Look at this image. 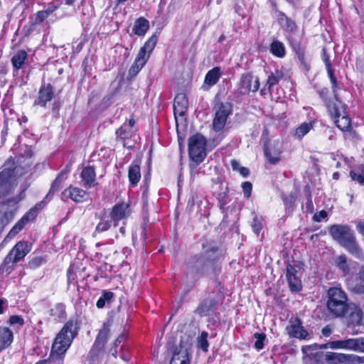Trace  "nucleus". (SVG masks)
Returning a JSON list of instances; mask_svg holds the SVG:
<instances>
[{"label": "nucleus", "instance_id": "nucleus-1", "mask_svg": "<svg viewBox=\"0 0 364 364\" xmlns=\"http://www.w3.org/2000/svg\"><path fill=\"white\" fill-rule=\"evenodd\" d=\"M326 311L333 318H345L348 328L364 324V314L360 306L350 302L347 293L341 287H330L326 292Z\"/></svg>", "mask_w": 364, "mask_h": 364}, {"label": "nucleus", "instance_id": "nucleus-2", "mask_svg": "<svg viewBox=\"0 0 364 364\" xmlns=\"http://www.w3.org/2000/svg\"><path fill=\"white\" fill-rule=\"evenodd\" d=\"M219 257V249L217 246L203 244V252L192 255L188 259L187 275L195 281L203 277H216L221 269L218 264Z\"/></svg>", "mask_w": 364, "mask_h": 364}, {"label": "nucleus", "instance_id": "nucleus-3", "mask_svg": "<svg viewBox=\"0 0 364 364\" xmlns=\"http://www.w3.org/2000/svg\"><path fill=\"white\" fill-rule=\"evenodd\" d=\"M77 333V321L70 319L65 323L55 337L49 357L47 359L38 361L36 364H49L52 362H62L63 355L70 347Z\"/></svg>", "mask_w": 364, "mask_h": 364}, {"label": "nucleus", "instance_id": "nucleus-4", "mask_svg": "<svg viewBox=\"0 0 364 364\" xmlns=\"http://www.w3.org/2000/svg\"><path fill=\"white\" fill-rule=\"evenodd\" d=\"M332 239L349 254L358 259H364V252L360 246L354 230L346 224H334L328 227Z\"/></svg>", "mask_w": 364, "mask_h": 364}, {"label": "nucleus", "instance_id": "nucleus-5", "mask_svg": "<svg viewBox=\"0 0 364 364\" xmlns=\"http://www.w3.org/2000/svg\"><path fill=\"white\" fill-rule=\"evenodd\" d=\"M207 140L201 134H196L188 139V156L191 162L189 164L191 176L196 173L198 166L206 157Z\"/></svg>", "mask_w": 364, "mask_h": 364}, {"label": "nucleus", "instance_id": "nucleus-6", "mask_svg": "<svg viewBox=\"0 0 364 364\" xmlns=\"http://www.w3.org/2000/svg\"><path fill=\"white\" fill-rule=\"evenodd\" d=\"M31 250V244L27 241H19L10 250L0 266V274H10L15 269L16 263L23 259Z\"/></svg>", "mask_w": 364, "mask_h": 364}, {"label": "nucleus", "instance_id": "nucleus-7", "mask_svg": "<svg viewBox=\"0 0 364 364\" xmlns=\"http://www.w3.org/2000/svg\"><path fill=\"white\" fill-rule=\"evenodd\" d=\"M232 104L229 102H222L217 95L214 100L213 110L215 117L213 121V129L220 132L225 127L227 119L232 112Z\"/></svg>", "mask_w": 364, "mask_h": 364}, {"label": "nucleus", "instance_id": "nucleus-8", "mask_svg": "<svg viewBox=\"0 0 364 364\" xmlns=\"http://www.w3.org/2000/svg\"><path fill=\"white\" fill-rule=\"evenodd\" d=\"M109 335V328L107 324L104 323L99 331L95 341L88 353V358L92 361L100 360L104 354V347Z\"/></svg>", "mask_w": 364, "mask_h": 364}, {"label": "nucleus", "instance_id": "nucleus-9", "mask_svg": "<svg viewBox=\"0 0 364 364\" xmlns=\"http://www.w3.org/2000/svg\"><path fill=\"white\" fill-rule=\"evenodd\" d=\"M325 360L329 364H364V355L326 352Z\"/></svg>", "mask_w": 364, "mask_h": 364}, {"label": "nucleus", "instance_id": "nucleus-10", "mask_svg": "<svg viewBox=\"0 0 364 364\" xmlns=\"http://www.w3.org/2000/svg\"><path fill=\"white\" fill-rule=\"evenodd\" d=\"M43 207V205L41 202L30 209V210L27 212L11 228L6 237L5 240L6 239H11L14 237L23 228L28 222L33 220L36 218L38 210L42 209Z\"/></svg>", "mask_w": 364, "mask_h": 364}, {"label": "nucleus", "instance_id": "nucleus-11", "mask_svg": "<svg viewBox=\"0 0 364 364\" xmlns=\"http://www.w3.org/2000/svg\"><path fill=\"white\" fill-rule=\"evenodd\" d=\"M131 214L130 203L122 201L112 206L109 215L113 220V226L117 227L119 221L127 219Z\"/></svg>", "mask_w": 364, "mask_h": 364}, {"label": "nucleus", "instance_id": "nucleus-12", "mask_svg": "<svg viewBox=\"0 0 364 364\" xmlns=\"http://www.w3.org/2000/svg\"><path fill=\"white\" fill-rule=\"evenodd\" d=\"M54 87L50 83H46L43 81L33 105L45 108L48 102H50L54 98Z\"/></svg>", "mask_w": 364, "mask_h": 364}, {"label": "nucleus", "instance_id": "nucleus-13", "mask_svg": "<svg viewBox=\"0 0 364 364\" xmlns=\"http://www.w3.org/2000/svg\"><path fill=\"white\" fill-rule=\"evenodd\" d=\"M348 289L355 294H364V265H362L358 272L349 276L346 279Z\"/></svg>", "mask_w": 364, "mask_h": 364}, {"label": "nucleus", "instance_id": "nucleus-14", "mask_svg": "<svg viewBox=\"0 0 364 364\" xmlns=\"http://www.w3.org/2000/svg\"><path fill=\"white\" fill-rule=\"evenodd\" d=\"M254 77L251 73L243 74L239 82V90L241 94H248L250 92H256L260 86L259 79L256 77L252 85Z\"/></svg>", "mask_w": 364, "mask_h": 364}, {"label": "nucleus", "instance_id": "nucleus-15", "mask_svg": "<svg viewBox=\"0 0 364 364\" xmlns=\"http://www.w3.org/2000/svg\"><path fill=\"white\" fill-rule=\"evenodd\" d=\"M158 41V36L153 34L140 48L134 61L145 65L150 57V54L154 49Z\"/></svg>", "mask_w": 364, "mask_h": 364}, {"label": "nucleus", "instance_id": "nucleus-16", "mask_svg": "<svg viewBox=\"0 0 364 364\" xmlns=\"http://www.w3.org/2000/svg\"><path fill=\"white\" fill-rule=\"evenodd\" d=\"M333 119L336 127L343 132L348 131L351 126V119L348 117L346 111V105L343 103L338 107L337 113L333 115L329 114Z\"/></svg>", "mask_w": 364, "mask_h": 364}, {"label": "nucleus", "instance_id": "nucleus-17", "mask_svg": "<svg viewBox=\"0 0 364 364\" xmlns=\"http://www.w3.org/2000/svg\"><path fill=\"white\" fill-rule=\"evenodd\" d=\"M277 22L280 27L284 30V34H291L299 31L296 22L288 17L283 11H274Z\"/></svg>", "mask_w": 364, "mask_h": 364}, {"label": "nucleus", "instance_id": "nucleus-18", "mask_svg": "<svg viewBox=\"0 0 364 364\" xmlns=\"http://www.w3.org/2000/svg\"><path fill=\"white\" fill-rule=\"evenodd\" d=\"M317 93L323 101L328 114L335 115L338 112V107L341 106L342 103L341 101L338 99V95L336 97L334 96L335 101H333L328 97L329 90L327 87H322L318 90Z\"/></svg>", "mask_w": 364, "mask_h": 364}, {"label": "nucleus", "instance_id": "nucleus-19", "mask_svg": "<svg viewBox=\"0 0 364 364\" xmlns=\"http://www.w3.org/2000/svg\"><path fill=\"white\" fill-rule=\"evenodd\" d=\"M361 341V338L333 341L332 346H333V349H345L362 352Z\"/></svg>", "mask_w": 364, "mask_h": 364}, {"label": "nucleus", "instance_id": "nucleus-20", "mask_svg": "<svg viewBox=\"0 0 364 364\" xmlns=\"http://www.w3.org/2000/svg\"><path fill=\"white\" fill-rule=\"evenodd\" d=\"M14 169L11 167H4L0 172V198L5 196L11 191V186L9 181L13 177Z\"/></svg>", "mask_w": 364, "mask_h": 364}, {"label": "nucleus", "instance_id": "nucleus-21", "mask_svg": "<svg viewBox=\"0 0 364 364\" xmlns=\"http://www.w3.org/2000/svg\"><path fill=\"white\" fill-rule=\"evenodd\" d=\"M188 101L184 93L176 95L173 102V113L176 121H178V116L183 117L188 109Z\"/></svg>", "mask_w": 364, "mask_h": 364}, {"label": "nucleus", "instance_id": "nucleus-22", "mask_svg": "<svg viewBox=\"0 0 364 364\" xmlns=\"http://www.w3.org/2000/svg\"><path fill=\"white\" fill-rule=\"evenodd\" d=\"M297 271L295 267L290 264L287 265L286 277L290 290L292 292H299L301 290V281L296 276Z\"/></svg>", "mask_w": 364, "mask_h": 364}, {"label": "nucleus", "instance_id": "nucleus-23", "mask_svg": "<svg viewBox=\"0 0 364 364\" xmlns=\"http://www.w3.org/2000/svg\"><path fill=\"white\" fill-rule=\"evenodd\" d=\"M286 330L291 337L305 339L308 336V332L304 328L301 320L298 318L291 320L290 325L286 328Z\"/></svg>", "mask_w": 364, "mask_h": 364}, {"label": "nucleus", "instance_id": "nucleus-24", "mask_svg": "<svg viewBox=\"0 0 364 364\" xmlns=\"http://www.w3.org/2000/svg\"><path fill=\"white\" fill-rule=\"evenodd\" d=\"M284 36L294 53L305 49L303 31H298L291 34H284Z\"/></svg>", "mask_w": 364, "mask_h": 364}, {"label": "nucleus", "instance_id": "nucleus-25", "mask_svg": "<svg viewBox=\"0 0 364 364\" xmlns=\"http://www.w3.org/2000/svg\"><path fill=\"white\" fill-rule=\"evenodd\" d=\"M218 303L214 298H208L202 301L196 309L195 313L200 317L206 316L217 310Z\"/></svg>", "mask_w": 364, "mask_h": 364}, {"label": "nucleus", "instance_id": "nucleus-26", "mask_svg": "<svg viewBox=\"0 0 364 364\" xmlns=\"http://www.w3.org/2000/svg\"><path fill=\"white\" fill-rule=\"evenodd\" d=\"M170 364H189V352L186 345L181 343L176 348Z\"/></svg>", "mask_w": 364, "mask_h": 364}, {"label": "nucleus", "instance_id": "nucleus-27", "mask_svg": "<svg viewBox=\"0 0 364 364\" xmlns=\"http://www.w3.org/2000/svg\"><path fill=\"white\" fill-rule=\"evenodd\" d=\"M80 177L85 187L91 188L98 184L96 181V173L93 166L85 167L80 173Z\"/></svg>", "mask_w": 364, "mask_h": 364}, {"label": "nucleus", "instance_id": "nucleus-28", "mask_svg": "<svg viewBox=\"0 0 364 364\" xmlns=\"http://www.w3.org/2000/svg\"><path fill=\"white\" fill-rule=\"evenodd\" d=\"M98 218L100 220L97 224L95 231L93 232L94 237H96L97 235L109 230L111 228L112 225H113L112 219L109 217V215H107L105 212H101Z\"/></svg>", "mask_w": 364, "mask_h": 364}, {"label": "nucleus", "instance_id": "nucleus-29", "mask_svg": "<svg viewBox=\"0 0 364 364\" xmlns=\"http://www.w3.org/2000/svg\"><path fill=\"white\" fill-rule=\"evenodd\" d=\"M63 195L69 197L76 203H82L85 201L87 196V193L85 191L73 186L65 189L63 191Z\"/></svg>", "mask_w": 364, "mask_h": 364}, {"label": "nucleus", "instance_id": "nucleus-30", "mask_svg": "<svg viewBox=\"0 0 364 364\" xmlns=\"http://www.w3.org/2000/svg\"><path fill=\"white\" fill-rule=\"evenodd\" d=\"M14 341V333L8 327H0V352L9 348Z\"/></svg>", "mask_w": 364, "mask_h": 364}, {"label": "nucleus", "instance_id": "nucleus-31", "mask_svg": "<svg viewBox=\"0 0 364 364\" xmlns=\"http://www.w3.org/2000/svg\"><path fill=\"white\" fill-rule=\"evenodd\" d=\"M128 178L131 187L137 186L141 179L140 165L139 162L134 161L130 164L128 170Z\"/></svg>", "mask_w": 364, "mask_h": 364}, {"label": "nucleus", "instance_id": "nucleus-32", "mask_svg": "<svg viewBox=\"0 0 364 364\" xmlns=\"http://www.w3.org/2000/svg\"><path fill=\"white\" fill-rule=\"evenodd\" d=\"M28 58V53L24 50H18L11 57V63L14 68V73L18 72L23 68L25 61Z\"/></svg>", "mask_w": 364, "mask_h": 364}, {"label": "nucleus", "instance_id": "nucleus-33", "mask_svg": "<svg viewBox=\"0 0 364 364\" xmlns=\"http://www.w3.org/2000/svg\"><path fill=\"white\" fill-rule=\"evenodd\" d=\"M149 28V21L144 17L136 19L132 33L138 36H144Z\"/></svg>", "mask_w": 364, "mask_h": 364}, {"label": "nucleus", "instance_id": "nucleus-34", "mask_svg": "<svg viewBox=\"0 0 364 364\" xmlns=\"http://www.w3.org/2000/svg\"><path fill=\"white\" fill-rule=\"evenodd\" d=\"M70 167L71 164H68L66 165L65 168L58 173L52 183L48 194L53 193L60 189L61 183L67 178V175L70 171Z\"/></svg>", "mask_w": 364, "mask_h": 364}, {"label": "nucleus", "instance_id": "nucleus-35", "mask_svg": "<svg viewBox=\"0 0 364 364\" xmlns=\"http://www.w3.org/2000/svg\"><path fill=\"white\" fill-rule=\"evenodd\" d=\"M269 52L279 58H283L287 53L284 43L277 38H274L269 45Z\"/></svg>", "mask_w": 364, "mask_h": 364}, {"label": "nucleus", "instance_id": "nucleus-36", "mask_svg": "<svg viewBox=\"0 0 364 364\" xmlns=\"http://www.w3.org/2000/svg\"><path fill=\"white\" fill-rule=\"evenodd\" d=\"M220 76V68L219 67H215L207 73L204 82L209 86H213L218 82Z\"/></svg>", "mask_w": 364, "mask_h": 364}, {"label": "nucleus", "instance_id": "nucleus-37", "mask_svg": "<svg viewBox=\"0 0 364 364\" xmlns=\"http://www.w3.org/2000/svg\"><path fill=\"white\" fill-rule=\"evenodd\" d=\"M349 176L353 181L357 182L360 186H364V164H360L352 169L349 173Z\"/></svg>", "mask_w": 364, "mask_h": 364}, {"label": "nucleus", "instance_id": "nucleus-38", "mask_svg": "<svg viewBox=\"0 0 364 364\" xmlns=\"http://www.w3.org/2000/svg\"><path fill=\"white\" fill-rule=\"evenodd\" d=\"M50 315L54 318L55 320H63L66 317L65 306L62 303L55 304L49 311Z\"/></svg>", "mask_w": 364, "mask_h": 364}, {"label": "nucleus", "instance_id": "nucleus-39", "mask_svg": "<svg viewBox=\"0 0 364 364\" xmlns=\"http://www.w3.org/2000/svg\"><path fill=\"white\" fill-rule=\"evenodd\" d=\"M314 122H304L299 125L295 130L294 137L301 139L310 130L314 128Z\"/></svg>", "mask_w": 364, "mask_h": 364}, {"label": "nucleus", "instance_id": "nucleus-40", "mask_svg": "<svg viewBox=\"0 0 364 364\" xmlns=\"http://www.w3.org/2000/svg\"><path fill=\"white\" fill-rule=\"evenodd\" d=\"M264 151L269 163L275 164L280 160V152L278 150L272 149L268 146L264 145Z\"/></svg>", "mask_w": 364, "mask_h": 364}, {"label": "nucleus", "instance_id": "nucleus-41", "mask_svg": "<svg viewBox=\"0 0 364 364\" xmlns=\"http://www.w3.org/2000/svg\"><path fill=\"white\" fill-rule=\"evenodd\" d=\"M336 264L338 269L344 274L349 273L350 267L347 262V257L345 255H341L337 257Z\"/></svg>", "mask_w": 364, "mask_h": 364}, {"label": "nucleus", "instance_id": "nucleus-42", "mask_svg": "<svg viewBox=\"0 0 364 364\" xmlns=\"http://www.w3.org/2000/svg\"><path fill=\"white\" fill-rule=\"evenodd\" d=\"M282 77V73L277 70L275 73H272L269 75L265 85L268 87L269 90H272L273 87L277 85Z\"/></svg>", "mask_w": 364, "mask_h": 364}, {"label": "nucleus", "instance_id": "nucleus-43", "mask_svg": "<svg viewBox=\"0 0 364 364\" xmlns=\"http://www.w3.org/2000/svg\"><path fill=\"white\" fill-rule=\"evenodd\" d=\"M114 296V293L109 291H103L102 296L99 298L97 301L96 306L98 309L103 308L106 303L109 304L111 302Z\"/></svg>", "mask_w": 364, "mask_h": 364}, {"label": "nucleus", "instance_id": "nucleus-44", "mask_svg": "<svg viewBox=\"0 0 364 364\" xmlns=\"http://www.w3.org/2000/svg\"><path fill=\"white\" fill-rule=\"evenodd\" d=\"M326 70H327L328 76L330 82L331 83L333 92L334 94V96L336 97L337 91H338V90L341 89V85L336 80V75L334 74V70L332 69V68L331 67L327 68Z\"/></svg>", "mask_w": 364, "mask_h": 364}, {"label": "nucleus", "instance_id": "nucleus-45", "mask_svg": "<svg viewBox=\"0 0 364 364\" xmlns=\"http://www.w3.org/2000/svg\"><path fill=\"white\" fill-rule=\"evenodd\" d=\"M150 178L145 176L144 185L141 187V197L143 200V208L145 209L148 206L149 202V188Z\"/></svg>", "mask_w": 364, "mask_h": 364}, {"label": "nucleus", "instance_id": "nucleus-46", "mask_svg": "<svg viewBox=\"0 0 364 364\" xmlns=\"http://www.w3.org/2000/svg\"><path fill=\"white\" fill-rule=\"evenodd\" d=\"M46 262V256H33L30 259L28 265L31 269H36Z\"/></svg>", "mask_w": 364, "mask_h": 364}, {"label": "nucleus", "instance_id": "nucleus-47", "mask_svg": "<svg viewBox=\"0 0 364 364\" xmlns=\"http://www.w3.org/2000/svg\"><path fill=\"white\" fill-rule=\"evenodd\" d=\"M208 333L207 332L203 331L198 338V346L204 352H207L208 350L209 343L208 341Z\"/></svg>", "mask_w": 364, "mask_h": 364}, {"label": "nucleus", "instance_id": "nucleus-48", "mask_svg": "<svg viewBox=\"0 0 364 364\" xmlns=\"http://www.w3.org/2000/svg\"><path fill=\"white\" fill-rule=\"evenodd\" d=\"M318 350V344L314 343L313 345L304 346L302 348V351L304 353L307 354L309 356H312L314 358L321 357L323 355V353L316 352L315 354L313 353H310V351L317 350Z\"/></svg>", "mask_w": 364, "mask_h": 364}, {"label": "nucleus", "instance_id": "nucleus-49", "mask_svg": "<svg viewBox=\"0 0 364 364\" xmlns=\"http://www.w3.org/2000/svg\"><path fill=\"white\" fill-rule=\"evenodd\" d=\"M254 338L256 339L255 342L254 346L257 350H259L264 348V341L266 338V335L263 333H255L254 334Z\"/></svg>", "mask_w": 364, "mask_h": 364}, {"label": "nucleus", "instance_id": "nucleus-50", "mask_svg": "<svg viewBox=\"0 0 364 364\" xmlns=\"http://www.w3.org/2000/svg\"><path fill=\"white\" fill-rule=\"evenodd\" d=\"M144 66V65H141V63L134 61L133 64L129 70L128 78L132 79V77H135Z\"/></svg>", "mask_w": 364, "mask_h": 364}, {"label": "nucleus", "instance_id": "nucleus-51", "mask_svg": "<svg viewBox=\"0 0 364 364\" xmlns=\"http://www.w3.org/2000/svg\"><path fill=\"white\" fill-rule=\"evenodd\" d=\"M295 54L296 55L298 59L299 60L304 69L306 70H309L310 66L305 57V49L295 52Z\"/></svg>", "mask_w": 364, "mask_h": 364}, {"label": "nucleus", "instance_id": "nucleus-52", "mask_svg": "<svg viewBox=\"0 0 364 364\" xmlns=\"http://www.w3.org/2000/svg\"><path fill=\"white\" fill-rule=\"evenodd\" d=\"M9 323L11 325L18 324L20 327L24 325V319L21 316L13 315L10 316Z\"/></svg>", "mask_w": 364, "mask_h": 364}, {"label": "nucleus", "instance_id": "nucleus-53", "mask_svg": "<svg viewBox=\"0 0 364 364\" xmlns=\"http://www.w3.org/2000/svg\"><path fill=\"white\" fill-rule=\"evenodd\" d=\"M111 267L108 266L107 263H104L101 264L98 268V272L97 276L100 277L101 278H106L108 277L107 272L111 271Z\"/></svg>", "mask_w": 364, "mask_h": 364}, {"label": "nucleus", "instance_id": "nucleus-54", "mask_svg": "<svg viewBox=\"0 0 364 364\" xmlns=\"http://www.w3.org/2000/svg\"><path fill=\"white\" fill-rule=\"evenodd\" d=\"M242 188L244 193V196L247 198L251 196L252 190V184L250 181H245L242 183Z\"/></svg>", "mask_w": 364, "mask_h": 364}, {"label": "nucleus", "instance_id": "nucleus-55", "mask_svg": "<svg viewBox=\"0 0 364 364\" xmlns=\"http://www.w3.org/2000/svg\"><path fill=\"white\" fill-rule=\"evenodd\" d=\"M128 126L126 124H124L122 126H121L119 129L116 130V134L118 137H120L121 139H126L128 137V132L130 131V129L128 131Z\"/></svg>", "mask_w": 364, "mask_h": 364}, {"label": "nucleus", "instance_id": "nucleus-56", "mask_svg": "<svg viewBox=\"0 0 364 364\" xmlns=\"http://www.w3.org/2000/svg\"><path fill=\"white\" fill-rule=\"evenodd\" d=\"M252 228L253 232L257 234V235L259 234L262 228V222L257 218H255L252 223Z\"/></svg>", "mask_w": 364, "mask_h": 364}, {"label": "nucleus", "instance_id": "nucleus-57", "mask_svg": "<svg viewBox=\"0 0 364 364\" xmlns=\"http://www.w3.org/2000/svg\"><path fill=\"white\" fill-rule=\"evenodd\" d=\"M283 202L287 208H292L294 205L295 198L293 195L283 196Z\"/></svg>", "mask_w": 364, "mask_h": 364}, {"label": "nucleus", "instance_id": "nucleus-58", "mask_svg": "<svg viewBox=\"0 0 364 364\" xmlns=\"http://www.w3.org/2000/svg\"><path fill=\"white\" fill-rule=\"evenodd\" d=\"M48 17V13H46V11H40L37 12L34 22L36 24H39L42 23Z\"/></svg>", "mask_w": 364, "mask_h": 364}, {"label": "nucleus", "instance_id": "nucleus-59", "mask_svg": "<svg viewBox=\"0 0 364 364\" xmlns=\"http://www.w3.org/2000/svg\"><path fill=\"white\" fill-rule=\"evenodd\" d=\"M77 279V275L73 271V268L70 267L67 271V279L68 284L73 283Z\"/></svg>", "mask_w": 364, "mask_h": 364}, {"label": "nucleus", "instance_id": "nucleus-60", "mask_svg": "<svg viewBox=\"0 0 364 364\" xmlns=\"http://www.w3.org/2000/svg\"><path fill=\"white\" fill-rule=\"evenodd\" d=\"M306 210L307 213H312L314 210V203L312 201L311 194H308L307 196V201L306 203Z\"/></svg>", "mask_w": 364, "mask_h": 364}, {"label": "nucleus", "instance_id": "nucleus-61", "mask_svg": "<svg viewBox=\"0 0 364 364\" xmlns=\"http://www.w3.org/2000/svg\"><path fill=\"white\" fill-rule=\"evenodd\" d=\"M327 217V212L324 210H322L314 214L313 217V220L316 222H320L321 220L326 218Z\"/></svg>", "mask_w": 364, "mask_h": 364}, {"label": "nucleus", "instance_id": "nucleus-62", "mask_svg": "<svg viewBox=\"0 0 364 364\" xmlns=\"http://www.w3.org/2000/svg\"><path fill=\"white\" fill-rule=\"evenodd\" d=\"M345 137L349 139H355L358 137L357 133L355 131L348 129V131H345Z\"/></svg>", "mask_w": 364, "mask_h": 364}, {"label": "nucleus", "instance_id": "nucleus-63", "mask_svg": "<svg viewBox=\"0 0 364 364\" xmlns=\"http://www.w3.org/2000/svg\"><path fill=\"white\" fill-rule=\"evenodd\" d=\"M333 328L330 325L324 326L321 330V333L325 337H328L331 335Z\"/></svg>", "mask_w": 364, "mask_h": 364}, {"label": "nucleus", "instance_id": "nucleus-64", "mask_svg": "<svg viewBox=\"0 0 364 364\" xmlns=\"http://www.w3.org/2000/svg\"><path fill=\"white\" fill-rule=\"evenodd\" d=\"M61 107V103L58 100H55L52 104V112L55 115L58 114V111Z\"/></svg>", "mask_w": 364, "mask_h": 364}]
</instances>
